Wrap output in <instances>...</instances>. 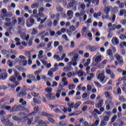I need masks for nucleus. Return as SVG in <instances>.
<instances>
[{"instance_id":"1","label":"nucleus","mask_w":126,"mask_h":126,"mask_svg":"<svg viewBox=\"0 0 126 126\" xmlns=\"http://www.w3.org/2000/svg\"><path fill=\"white\" fill-rule=\"evenodd\" d=\"M21 111H25V112H26L27 113H30L29 109L23 107L21 104L18 106L14 105L12 107L10 110V113H13V112H21Z\"/></svg>"},{"instance_id":"2","label":"nucleus","mask_w":126,"mask_h":126,"mask_svg":"<svg viewBox=\"0 0 126 126\" xmlns=\"http://www.w3.org/2000/svg\"><path fill=\"white\" fill-rule=\"evenodd\" d=\"M12 119L15 122H17L18 124H23L28 120V116L26 115L24 117L19 118L18 116H14L12 117Z\"/></svg>"},{"instance_id":"3","label":"nucleus","mask_w":126,"mask_h":126,"mask_svg":"<svg viewBox=\"0 0 126 126\" xmlns=\"http://www.w3.org/2000/svg\"><path fill=\"white\" fill-rule=\"evenodd\" d=\"M33 17H34V16H31L30 18L27 20L26 25L29 28L32 27L35 24V19Z\"/></svg>"},{"instance_id":"4","label":"nucleus","mask_w":126,"mask_h":126,"mask_svg":"<svg viewBox=\"0 0 126 126\" xmlns=\"http://www.w3.org/2000/svg\"><path fill=\"white\" fill-rule=\"evenodd\" d=\"M77 4H78L77 1H75V0H72L69 3L68 6L69 8H71L72 7V10H73V11H75V10H76V6H77Z\"/></svg>"},{"instance_id":"5","label":"nucleus","mask_w":126,"mask_h":126,"mask_svg":"<svg viewBox=\"0 0 126 126\" xmlns=\"http://www.w3.org/2000/svg\"><path fill=\"white\" fill-rule=\"evenodd\" d=\"M97 46H94V45H88L86 47V49L87 51H90V52H91V53H94V52H96L97 49Z\"/></svg>"},{"instance_id":"6","label":"nucleus","mask_w":126,"mask_h":126,"mask_svg":"<svg viewBox=\"0 0 126 126\" xmlns=\"http://www.w3.org/2000/svg\"><path fill=\"white\" fill-rule=\"evenodd\" d=\"M78 54L77 53L73 55V58L72 59V61H74V62L72 63V65L73 66H76V65H77V62H76V61L77 60H78Z\"/></svg>"},{"instance_id":"7","label":"nucleus","mask_w":126,"mask_h":126,"mask_svg":"<svg viewBox=\"0 0 126 126\" xmlns=\"http://www.w3.org/2000/svg\"><path fill=\"white\" fill-rule=\"evenodd\" d=\"M46 97L50 100V101H53V100L56 99V95L54 94L53 93L47 94Z\"/></svg>"},{"instance_id":"8","label":"nucleus","mask_w":126,"mask_h":126,"mask_svg":"<svg viewBox=\"0 0 126 126\" xmlns=\"http://www.w3.org/2000/svg\"><path fill=\"white\" fill-rule=\"evenodd\" d=\"M106 73L107 74H108L109 75H111V79H115V73L112 71H111L110 69H106Z\"/></svg>"},{"instance_id":"9","label":"nucleus","mask_w":126,"mask_h":126,"mask_svg":"<svg viewBox=\"0 0 126 126\" xmlns=\"http://www.w3.org/2000/svg\"><path fill=\"white\" fill-rule=\"evenodd\" d=\"M2 124H4L5 126H13V123L9 122V120H6V119H3L2 121Z\"/></svg>"},{"instance_id":"10","label":"nucleus","mask_w":126,"mask_h":126,"mask_svg":"<svg viewBox=\"0 0 126 126\" xmlns=\"http://www.w3.org/2000/svg\"><path fill=\"white\" fill-rule=\"evenodd\" d=\"M113 7L111 6H107L104 8V13L105 14H109L110 13V11H111V9H112Z\"/></svg>"},{"instance_id":"11","label":"nucleus","mask_w":126,"mask_h":126,"mask_svg":"<svg viewBox=\"0 0 126 126\" xmlns=\"http://www.w3.org/2000/svg\"><path fill=\"white\" fill-rule=\"evenodd\" d=\"M40 116L41 117H54V115L50 114L46 112L42 111L40 112Z\"/></svg>"},{"instance_id":"12","label":"nucleus","mask_w":126,"mask_h":126,"mask_svg":"<svg viewBox=\"0 0 126 126\" xmlns=\"http://www.w3.org/2000/svg\"><path fill=\"white\" fill-rule=\"evenodd\" d=\"M27 95V92L24 91L18 94V97H22V98H26Z\"/></svg>"},{"instance_id":"13","label":"nucleus","mask_w":126,"mask_h":126,"mask_svg":"<svg viewBox=\"0 0 126 126\" xmlns=\"http://www.w3.org/2000/svg\"><path fill=\"white\" fill-rule=\"evenodd\" d=\"M6 78H7V73H2L0 75V79H1V80H5Z\"/></svg>"},{"instance_id":"14","label":"nucleus","mask_w":126,"mask_h":126,"mask_svg":"<svg viewBox=\"0 0 126 126\" xmlns=\"http://www.w3.org/2000/svg\"><path fill=\"white\" fill-rule=\"evenodd\" d=\"M71 68H72V67L70 65L65 66L63 68V71L64 72H68V71H70L71 70Z\"/></svg>"},{"instance_id":"15","label":"nucleus","mask_w":126,"mask_h":126,"mask_svg":"<svg viewBox=\"0 0 126 126\" xmlns=\"http://www.w3.org/2000/svg\"><path fill=\"white\" fill-rule=\"evenodd\" d=\"M104 105V99H100L97 103V106L96 108L99 109V108H101V107Z\"/></svg>"},{"instance_id":"16","label":"nucleus","mask_w":126,"mask_h":126,"mask_svg":"<svg viewBox=\"0 0 126 126\" xmlns=\"http://www.w3.org/2000/svg\"><path fill=\"white\" fill-rule=\"evenodd\" d=\"M59 87L61 88H59L58 90L57 91V92L59 93H62V92H63V91H65V89H63V85H62L61 84H59Z\"/></svg>"},{"instance_id":"17","label":"nucleus","mask_w":126,"mask_h":126,"mask_svg":"<svg viewBox=\"0 0 126 126\" xmlns=\"http://www.w3.org/2000/svg\"><path fill=\"white\" fill-rule=\"evenodd\" d=\"M105 76H102L101 74H99L97 76V79L102 82L105 80Z\"/></svg>"},{"instance_id":"18","label":"nucleus","mask_w":126,"mask_h":126,"mask_svg":"<svg viewBox=\"0 0 126 126\" xmlns=\"http://www.w3.org/2000/svg\"><path fill=\"white\" fill-rule=\"evenodd\" d=\"M111 42L113 45H115V43L116 45H119V39H118L117 38H115L114 39V38H112Z\"/></svg>"},{"instance_id":"19","label":"nucleus","mask_w":126,"mask_h":126,"mask_svg":"<svg viewBox=\"0 0 126 126\" xmlns=\"http://www.w3.org/2000/svg\"><path fill=\"white\" fill-rule=\"evenodd\" d=\"M56 10H57L58 12H63V8L60 5H58L56 7Z\"/></svg>"},{"instance_id":"20","label":"nucleus","mask_w":126,"mask_h":126,"mask_svg":"<svg viewBox=\"0 0 126 126\" xmlns=\"http://www.w3.org/2000/svg\"><path fill=\"white\" fill-rule=\"evenodd\" d=\"M105 97L106 98L108 99V100H112L113 97L111 96V94H110V93L108 92H106L105 93Z\"/></svg>"},{"instance_id":"21","label":"nucleus","mask_w":126,"mask_h":126,"mask_svg":"<svg viewBox=\"0 0 126 126\" xmlns=\"http://www.w3.org/2000/svg\"><path fill=\"white\" fill-rule=\"evenodd\" d=\"M28 78L29 79H31V80H32V81H34V80H36V77L32 74H29L28 75Z\"/></svg>"},{"instance_id":"22","label":"nucleus","mask_w":126,"mask_h":126,"mask_svg":"<svg viewBox=\"0 0 126 126\" xmlns=\"http://www.w3.org/2000/svg\"><path fill=\"white\" fill-rule=\"evenodd\" d=\"M102 61V57L101 56H98L96 57L94 60L95 63H100Z\"/></svg>"},{"instance_id":"23","label":"nucleus","mask_w":126,"mask_h":126,"mask_svg":"<svg viewBox=\"0 0 126 126\" xmlns=\"http://www.w3.org/2000/svg\"><path fill=\"white\" fill-rule=\"evenodd\" d=\"M82 102L81 101H77L75 104H74V108L77 109L80 105H81Z\"/></svg>"},{"instance_id":"24","label":"nucleus","mask_w":126,"mask_h":126,"mask_svg":"<svg viewBox=\"0 0 126 126\" xmlns=\"http://www.w3.org/2000/svg\"><path fill=\"white\" fill-rule=\"evenodd\" d=\"M85 2H87L88 3L86 4V6L87 8H89L90 7V5H91L92 0H84Z\"/></svg>"},{"instance_id":"25","label":"nucleus","mask_w":126,"mask_h":126,"mask_svg":"<svg viewBox=\"0 0 126 126\" xmlns=\"http://www.w3.org/2000/svg\"><path fill=\"white\" fill-rule=\"evenodd\" d=\"M85 104H87V105H92V106H94L95 103L94 101L92 100H87L85 102Z\"/></svg>"},{"instance_id":"26","label":"nucleus","mask_w":126,"mask_h":126,"mask_svg":"<svg viewBox=\"0 0 126 126\" xmlns=\"http://www.w3.org/2000/svg\"><path fill=\"white\" fill-rule=\"evenodd\" d=\"M33 102L34 103V104H41V101L40 100L36 97L33 98Z\"/></svg>"},{"instance_id":"27","label":"nucleus","mask_w":126,"mask_h":126,"mask_svg":"<svg viewBox=\"0 0 126 126\" xmlns=\"http://www.w3.org/2000/svg\"><path fill=\"white\" fill-rule=\"evenodd\" d=\"M59 126H67V124H66V123L64 121H61L60 122Z\"/></svg>"},{"instance_id":"28","label":"nucleus","mask_w":126,"mask_h":126,"mask_svg":"<svg viewBox=\"0 0 126 126\" xmlns=\"http://www.w3.org/2000/svg\"><path fill=\"white\" fill-rule=\"evenodd\" d=\"M46 92H47V93H49L51 94L52 91H53V88H51V87H48L47 88L45 89Z\"/></svg>"},{"instance_id":"29","label":"nucleus","mask_w":126,"mask_h":126,"mask_svg":"<svg viewBox=\"0 0 126 126\" xmlns=\"http://www.w3.org/2000/svg\"><path fill=\"white\" fill-rule=\"evenodd\" d=\"M13 61L11 60H8L7 62V64L9 66V67H12L13 66Z\"/></svg>"},{"instance_id":"30","label":"nucleus","mask_w":126,"mask_h":126,"mask_svg":"<svg viewBox=\"0 0 126 126\" xmlns=\"http://www.w3.org/2000/svg\"><path fill=\"white\" fill-rule=\"evenodd\" d=\"M5 25L7 27H9L10 26L11 27H13V26H12L13 25L12 23L11 22H9L8 23H5Z\"/></svg>"},{"instance_id":"31","label":"nucleus","mask_w":126,"mask_h":126,"mask_svg":"<svg viewBox=\"0 0 126 126\" xmlns=\"http://www.w3.org/2000/svg\"><path fill=\"white\" fill-rule=\"evenodd\" d=\"M38 6H39V3H37V2L32 3L31 5L32 8H35V7H38Z\"/></svg>"},{"instance_id":"32","label":"nucleus","mask_w":126,"mask_h":126,"mask_svg":"<svg viewBox=\"0 0 126 126\" xmlns=\"http://www.w3.org/2000/svg\"><path fill=\"white\" fill-rule=\"evenodd\" d=\"M99 2H100L99 0H92V3L93 4H95V3H96V5H98L99 4Z\"/></svg>"},{"instance_id":"33","label":"nucleus","mask_w":126,"mask_h":126,"mask_svg":"<svg viewBox=\"0 0 126 126\" xmlns=\"http://www.w3.org/2000/svg\"><path fill=\"white\" fill-rule=\"evenodd\" d=\"M69 90H73L75 89V85L74 84H70L68 86Z\"/></svg>"},{"instance_id":"34","label":"nucleus","mask_w":126,"mask_h":126,"mask_svg":"<svg viewBox=\"0 0 126 126\" xmlns=\"http://www.w3.org/2000/svg\"><path fill=\"white\" fill-rule=\"evenodd\" d=\"M50 117V116H48L47 117V120H48V121L50 122V123H52V124H55V120H54V119H53L52 117Z\"/></svg>"},{"instance_id":"35","label":"nucleus","mask_w":126,"mask_h":126,"mask_svg":"<svg viewBox=\"0 0 126 126\" xmlns=\"http://www.w3.org/2000/svg\"><path fill=\"white\" fill-rule=\"evenodd\" d=\"M107 55H108V56L109 57H112V58H113V59H114V58L113 57V55L112 52V50L109 49L107 51Z\"/></svg>"},{"instance_id":"36","label":"nucleus","mask_w":126,"mask_h":126,"mask_svg":"<svg viewBox=\"0 0 126 126\" xmlns=\"http://www.w3.org/2000/svg\"><path fill=\"white\" fill-rule=\"evenodd\" d=\"M77 74L79 77H82L84 74L83 71H82V70L79 71L77 72Z\"/></svg>"},{"instance_id":"37","label":"nucleus","mask_w":126,"mask_h":126,"mask_svg":"<svg viewBox=\"0 0 126 126\" xmlns=\"http://www.w3.org/2000/svg\"><path fill=\"white\" fill-rule=\"evenodd\" d=\"M20 37L23 40L25 39L26 37V33L25 32L21 33Z\"/></svg>"},{"instance_id":"38","label":"nucleus","mask_w":126,"mask_h":126,"mask_svg":"<svg viewBox=\"0 0 126 126\" xmlns=\"http://www.w3.org/2000/svg\"><path fill=\"white\" fill-rule=\"evenodd\" d=\"M54 59L57 60V61H58V62H61V61H62V59H61V57H60L59 55H54Z\"/></svg>"},{"instance_id":"39","label":"nucleus","mask_w":126,"mask_h":126,"mask_svg":"<svg viewBox=\"0 0 126 126\" xmlns=\"http://www.w3.org/2000/svg\"><path fill=\"white\" fill-rule=\"evenodd\" d=\"M54 59L57 60V61H58V62H61V61H62V59H61V57H60L59 55H54Z\"/></svg>"},{"instance_id":"40","label":"nucleus","mask_w":126,"mask_h":126,"mask_svg":"<svg viewBox=\"0 0 126 126\" xmlns=\"http://www.w3.org/2000/svg\"><path fill=\"white\" fill-rule=\"evenodd\" d=\"M69 29H70V31L71 32H74V31H75V30H76V29L75 28V27H74V26H70Z\"/></svg>"},{"instance_id":"41","label":"nucleus","mask_w":126,"mask_h":126,"mask_svg":"<svg viewBox=\"0 0 126 126\" xmlns=\"http://www.w3.org/2000/svg\"><path fill=\"white\" fill-rule=\"evenodd\" d=\"M119 100L121 101V102H122V103H125V102L126 101V99L125 98V97H124L123 96H122L119 98Z\"/></svg>"},{"instance_id":"42","label":"nucleus","mask_w":126,"mask_h":126,"mask_svg":"<svg viewBox=\"0 0 126 126\" xmlns=\"http://www.w3.org/2000/svg\"><path fill=\"white\" fill-rule=\"evenodd\" d=\"M32 34V35H36V34H38V31L36 30V29H35V28H33Z\"/></svg>"},{"instance_id":"43","label":"nucleus","mask_w":126,"mask_h":126,"mask_svg":"<svg viewBox=\"0 0 126 126\" xmlns=\"http://www.w3.org/2000/svg\"><path fill=\"white\" fill-rule=\"evenodd\" d=\"M108 124V122L104 121V120H102L100 123V126H105Z\"/></svg>"},{"instance_id":"44","label":"nucleus","mask_w":126,"mask_h":126,"mask_svg":"<svg viewBox=\"0 0 126 126\" xmlns=\"http://www.w3.org/2000/svg\"><path fill=\"white\" fill-rule=\"evenodd\" d=\"M31 94L32 95V96H33V97H38V96H39V94L38 93H36L34 92H32L31 93Z\"/></svg>"},{"instance_id":"45","label":"nucleus","mask_w":126,"mask_h":126,"mask_svg":"<svg viewBox=\"0 0 126 126\" xmlns=\"http://www.w3.org/2000/svg\"><path fill=\"white\" fill-rule=\"evenodd\" d=\"M120 23L122 25H124V26H126V19H122L120 21Z\"/></svg>"},{"instance_id":"46","label":"nucleus","mask_w":126,"mask_h":126,"mask_svg":"<svg viewBox=\"0 0 126 126\" xmlns=\"http://www.w3.org/2000/svg\"><path fill=\"white\" fill-rule=\"evenodd\" d=\"M54 73L51 70L48 71V75H49L50 77H53Z\"/></svg>"},{"instance_id":"47","label":"nucleus","mask_w":126,"mask_h":126,"mask_svg":"<svg viewBox=\"0 0 126 126\" xmlns=\"http://www.w3.org/2000/svg\"><path fill=\"white\" fill-rule=\"evenodd\" d=\"M75 47V43H74V41H71V44H70V48H71V49H73Z\"/></svg>"},{"instance_id":"48","label":"nucleus","mask_w":126,"mask_h":126,"mask_svg":"<svg viewBox=\"0 0 126 126\" xmlns=\"http://www.w3.org/2000/svg\"><path fill=\"white\" fill-rule=\"evenodd\" d=\"M0 89L1 90H4L5 89H7V87L4 85H0Z\"/></svg>"},{"instance_id":"49","label":"nucleus","mask_w":126,"mask_h":126,"mask_svg":"<svg viewBox=\"0 0 126 126\" xmlns=\"http://www.w3.org/2000/svg\"><path fill=\"white\" fill-rule=\"evenodd\" d=\"M42 56H43V51H42V50H40L39 52V54L38 55V57L39 58V59H41Z\"/></svg>"},{"instance_id":"50","label":"nucleus","mask_w":126,"mask_h":126,"mask_svg":"<svg viewBox=\"0 0 126 126\" xmlns=\"http://www.w3.org/2000/svg\"><path fill=\"white\" fill-rule=\"evenodd\" d=\"M109 120H110V118L108 116H105L103 118V121H104V122H106V123H108V122H109Z\"/></svg>"},{"instance_id":"51","label":"nucleus","mask_w":126,"mask_h":126,"mask_svg":"<svg viewBox=\"0 0 126 126\" xmlns=\"http://www.w3.org/2000/svg\"><path fill=\"white\" fill-rule=\"evenodd\" d=\"M107 15H106L105 16H104V15H102V19H106V20H108V19H110V16L108 15V14H107Z\"/></svg>"},{"instance_id":"52","label":"nucleus","mask_w":126,"mask_h":126,"mask_svg":"<svg viewBox=\"0 0 126 126\" xmlns=\"http://www.w3.org/2000/svg\"><path fill=\"white\" fill-rule=\"evenodd\" d=\"M58 51H59L60 53H63V46L60 45V46L58 47Z\"/></svg>"},{"instance_id":"53","label":"nucleus","mask_w":126,"mask_h":126,"mask_svg":"<svg viewBox=\"0 0 126 126\" xmlns=\"http://www.w3.org/2000/svg\"><path fill=\"white\" fill-rule=\"evenodd\" d=\"M9 80L14 83V82H15V81L16 80V78L14 77H11L9 79Z\"/></svg>"},{"instance_id":"54","label":"nucleus","mask_w":126,"mask_h":126,"mask_svg":"<svg viewBox=\"0 0 126 126\" xmlns=\"http://www.w3.org/2000/svg\"><path fill=\"white\" fill-rule=\"evenodd\" d=\"M94 83L96 85V86H98L99 88L102 87V85L99 83V82H96L95 81L94 82Z\"/></svg>"},{"instance_id":"55","label":"nucleus","mask_w":126,"mask_h":126,"mask_svg":"<svg viewBox=\"0 0 126 126\" xmlns=\"http://www.w3.org/2000/svg\"><path fill=\"white\" fill-rule=\"evenodd\" d=\"M1 53L2 55L5 56V55H6V54H7V50L5 49H3L2 50H1Z\"/></svg>"},{"instance_id":"56","label":"nucleus","mask_w":126,"mask_h":126,"mask_svg":"<svg viewBox=\"0 0 126 126\" xmlns=\"http://www.w3.org/2000/svg\"><path fill=\"white\" fill-rule=\"evenodd\" d=\"M60 45V42L59 41H54V46L55 47V48H57V47H58V46H59Z\"/></svg>"},{"instance_id":"57","label":"nucleus","mask_w":126,"mask_h":126,"mask_svg":"<svg viewBox=\"0 0 126 126\" xmlns=\"http://www.w3.org/2000/svg\"><path fill=\"white\" fill-rule=\"evenodd\" d=\"M5 115V113L3 110L0 111V117H3Z\"/></svg>"},{"instance_id":"58","label":"nucleus","mask_w":126,"mask_h":126,"mask_svg":"<svg viewBox=\"0 0 126 126\" xmlns=\"http://www.w3.org/2000/svg\"><path fill=\"white\" fill-rule=\"evenodd\" d=\"M72 15V11H71V10L67 11V15L68 16H69V17H70V16H71Z\"/></svg>"},{"instance_id":"59","label":"nucleus","mask_w":126,"mask_h":126,"mask_svg":"<svg viewBox=\"0 0 126 126\" xmlns=\"http://www.w3.org/2000/svg\"><path fill=\"white\" fill-rule=\"evenodd\" d=\"M115 57L117 61H120V60H121V56L119 54H116Z\"/></svg>"},{"instance_id":"60","label":"nucleus","mask_w":126,"mask_h":126,"mask_svg":"<svg viewBox=\"0 0 126 126\" xmlns=\"http://www.w3.org/2000/svg\"><path fill=\"white\" fill-rule=\"evenodd\" d=\"M59 69V68H51L50 70L52 71L53 72H56Z\"/></svg>"},{"instance_id":"61","label":"nucleus","mask_w":126,"mask_h":126,"mask_svg":"<svg viewBox=\"0 0 126 126\" xmlns=\"http://www.w3.org/2000/svg\"><path fill=\"white\" fill-rule=\"evenodd\" d=\"M125 10H126V9L124 10H121L120 11V16H123V15H124V14H125Z\"/></svg>"},{"instance_id":"62","label":"nucleus","mask_w":126,"mask_h":126,"mask_svg":"<svg viewBox=\"0 0 126 126\" xmlns=\"http://www.w3.org/2000/svg\"><path fill=\"white\" fill-rule=\"evenodd\" d=\"M42 47H45V43H41L38 46L37 49H40V48H42Z\"/></svg>"},{"instance_id":"63","label":"nucleus","mask_w":126,"mask_h":126,"mask_svg":"<svg viewBox=\"0 0 126 126\" xmlns=\"http://www.w3.org/2000/svg\"><path fill=\"white\" fill-rule=\"evenodd\" d=\"M120 53H121V55L124 56V55H126V50L124 49H122L121 50Z\"/></svg>"},{"instance_id":"64","label":"nucleus","mask_w":126,"mask_h":126,"mask_svg":"<svg viewBox=\"0 0 126 126\" xmlns=\"http://www.w3.org/2000/svg\"><path fill=\"white\" fill-rule=\"evenodd\" d=\"M116 119H117V116L115 115L111 118V122L114 123L116 120Z\"/></svg>"}]
</instances>
